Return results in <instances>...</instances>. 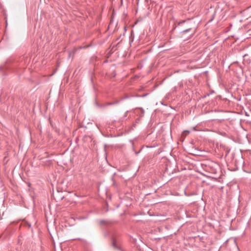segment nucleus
<instances>
[{
    "instance_id": "nucleus-2",
    "label": "nucleus",
    "mask_w": 251,
    "mask_h": 251,
    "mask_svg": "<svg viewBox=\"0 0 251 251\" xmlns=\"http://www.w3.org/2000/svg\"><path fill=\"white\" fill-rule=\"evenodd\" d=\"M202 174L204 176H207V177H210V176H208L205 175L204 174Z\"/></svg>"
},
{
    "instance_id": "nucleus-1",
    "label": "nucleus",
    "mask_w": 251,
    "mask_h": 251,
    "mask_svg": "<svg viewBox=\"0 0 251 251\" xmlns=\"http://www.w3.org/2000/svg\"><path fill=\"white\" fill-rule=\"evenodd\" d=\"M188 133H189V131L187 130H185L183 132L182 135V136H186Z\"/></svg>"
},
{
    "instance_id": "nucleus-3",
    "label": "nucleus",
    "mask_w": 251,
    "mask_h": 251,
    "mask_svg": "<svg viewBox=\"0 0 251 251\" xmlns=\"http://www.w3.org/2000/svg\"><path fill=\"white\" fill-rule=\"evenodd\" d=\"M113 245L114 246H115V242H113Z\"/></svg>"
}]
</instances>
